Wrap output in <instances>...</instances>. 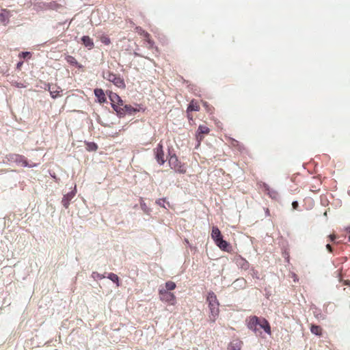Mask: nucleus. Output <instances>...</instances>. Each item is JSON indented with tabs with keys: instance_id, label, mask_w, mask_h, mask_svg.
Returning <instances> with one entry per match:
<instances>
[{
	"instance_id": "obj_34",
	"label": "nucleus",
	"mask_w": 350,
	"mask_h": 350,
	"mask_svg": "<svg viewBox=\"0 0 350 350\" xmlns=\"http://www.w3.org/2000/svg\"><path fill=\"white\" fill-rule=\"evenodd\" d=\"M326 247L329 252H332V247L329 244H327Z\"/></svg>"
},
{
	"instance_id": "obj_14",
	"label": "nucleus",
	"mask_w": 350,
	"mask_h": 350,
	"mask_svg": "<svg viewBox=\"0 0 350 350\" xmlns=\"http://www.w3.org/2000/svg\"><path fill=\"white\" fill-rule=\"evenodd\" d=\"M262 187L265 189L266 191H267V194L272 199H277L278 198V192L275 190L271 189L267 184L263 183Z\"/></svg>"
},
{
	"instance_id": "obj_3",
	"label": "nucleus",
	"mask_w": 350,
	"mask_h": 350,
	"mask_svg": "<svg viewBox=\"0 0 350 350\" xmlns=\"http://www.w3.org/2000/svg\"><path fill=\"white\" fill-rule=\"evenodd\" d=\"M160 299L162 301L167 302L171 305H174L176 302V297L172 293L164 290L163 288H159V291Z\"/></svg>"
},
{
	"instance_id": "obj_32",
	"label": "nucleus",
	"mask_w": 350,
	"mask_h": 350,
	"mask_svg": "<svg viewBox=\"0 0 350 350\" xmlns=\"http://www.w3.org/2000/svg\"><path fill=\"white\" fill-rule=\"evenodd\" d=\"M30 55V53L29 52H23L21 53L19 56L23 57V58H25L27 57V56H29Z\"/></svg>"
},
{
	"instance_id": "obj_15",
	"label": "nucleus",
	"mask_w": 350,
	"mask_h": 350,
	"mask_svg": "<svg viewBox=\"0 0 350 350\" xmlns=\"http://www.w3.org/2000/svg\"><path fill=\"white\" fill-rule=\"evenodd\" d=\"M94 94L98 98L99 103H103L106 101V97L104 91L102 89L96 88L94 90Z\"/></svg>"
},
{
	"instance_id": "obj_13",
	"label": "nucleus",
	"mask_w": 350,
	"mask_h": 350,
	"mask_svg": "<svg viewBox=\"0 0 350 350\" xmlns=\"http://www.w3.org/2000/svg\"><path fill=\"white\" fill-rule=\"evenodd\" d=\"M258 328L263 329L268 334H271V327L268 321L265 319H259Z\"/></svg>"
},
{
	"instance_id": "obj_24",
	"label": "nucleus",
	"mask_w": 350,
	"mask_h": 350,
	"mask_svg": "<svg viewBox=\"0 0 350 350\" xmlns=\"http://www.w3.org/2000/svg\"><path fill=\"white\" fill-rule=\"evenodd\" d=\"M107 278L112 282H115L117 286H120L119 278L116 274H115L113 273H109Z\"/></svg>"
},
{
	"instance_id": "obj_29",
	"label": "nucleus",
	"mask_w": 350,
	"mask_h": 350,
	"mask_svg": "<svg viewBox=\"0 0 350 350\" xmlns=\"http://www.w3.org/2000/svg\"><path fill=\"white\" fill-rule=\"evenodd\" d=\"M156 203L159 205L160 206H162L165 208H167V207L165 205V199H159L157 200Z\"/></svg>"
},
{
	"instance_id": "obj_38",
	"label": "nucleus",
	"mask_w": 350,
	"mask_h": 350,
	"mask_svg": "<svg viewBox=\"0 0 350 350\" xmlns=\"http://www.w3.org/2000/svg\"><path fill=\"white\" fill-rule=\"evenodd\" d=\"M293 276H294V277H293V279H294V280L295 281V280H296V279H295V278H296V275H294Z\"/></svg>"
},
{
	"instance_id": "obj_11",
	"label": "nucleus",
	"mask_w": 350,
	"mask_h": 350,
	"mask_svg": "<svg viewBox=\"0 0 350 350\" xmlns=\"http://www.w3.org/2000/svg\"><path fill=\"white\" fill-rule=\"evenodd\" d=\"M155 156H156V159L157 161V162L160 164V165H163L165 160L164 159V153H163V146L161 144H158L157 147L155 148Z\"/></svg>"
},
{
	"instance_id": "obj_7",
	"label": "nucleus",
	"mask_w": 350,
	"mask_h": 350,
	"mask_svg": "<svg viewBox=\"0 0 350 350\" xmlns=\"http://www.w3.org/2000/svg\"><path fill=\"white\" fill-rule=\"evenodd\" d=\"M75 194H76V186H75L74 189L72 191H71L70 192H69L67 194L64 196L62 200V203L66 208H68V206L70 205V202L73 199Z\"/></svg>"
},
{
	"instance_id": "obj_9",
	"label": "nucleus",
	"mask_w": 350,
	"mask_h": 350,
	"mask_svg": "<svg viewBox=\"0 0 350 350\" xmlns=\"http://www.w3.org/2000/svg\"><path fill=\"white\" fill-rule=\"evenodd\" d=\"M12 16V12L6 9H2L0 13V22L4 26L9 23L10 18Z\"/></svg>"
},
{
	"instance_id": "obj_4",
	"label": "nucleus",
	"mask_w": 350,
	"mask_h": 350,
	"mask_svg": "<svg viewBox=\"0 0 350 350\" xmlns=\"http://www.w3.org/2000/svg\"><path fill=\"white\" fill-rule=\"evenodd\" d=\"M113 109L120 116H124L126 114L132 115L139 111L137 108H134L130 105L124 104L123 106L119 108L113 107Z\"/></svg>"
},
{
	"instance_id": "obj_26",
	"label": "nucleus",
	"mask_w": 350,
	"mask_h": 350,
	"mask_svg": "<svg viewBox=\"0 0 350 350\" xmlns=\"http://www.w3.org/2000/svg\"><path fill=\"white\" fill-rule=\"evenodd\" d=\"M199 106L194 101H191L187 108V111H198Z\"/></svg>"
},
{
	"instance_id": "obj_22",
	"label": "nucleus",
	"mask_w": 350,
	"mask_h": 350,
	"mask_svg": "<svg viewBox=\"0 0 350 350\" xmlns=\"http://www.w3.org/2000/svg\"><path fill=\"white\" fill-rule=\"evenodd\" d=\"M310 332L317 336L321 335V328L319 325H312L310 327Z\"/></svg>"
},
{
	"instance_id": "obj_17",
	"label": "nucleus",
	"mask_w": 350,
	"mask_h": 350,
	"mask_svg": "<svg viewBox=\"0 0 350 350\" xmlns=\"http://www.w3.org/2000/svg\"><path fill=\"white\" fill-rule=\"evenodd\" d=\"M136 31L138 33H139L140 35H143L146 38V41L149 44V46L152 47L153 45V42L149 38L150 35L148 34V33L146 32L144 30H143L141 27H136Z\"/></svg>"
},
{
	"instance_id": "obj_37",
	"label": "nucleus",
	"mask_w": 350,
	"mask_h": 350,
	"mask_svg": "<svg viewBox=\"0 0 350 350\" xmlns=\"http://www.w3.org/2000/svg\"><path fill=\"white\" fill-rule=\"evenodd\" d=\"M293 276H294V277H293V279H294V280L295 281V280H296V279H295V278H296V275H294Z\"/></svg>"
},
{
	"instance_id": "obj_27",
	"label": "nucleus",
	"mask_w": 350,
	"mask_h": 350,
	"mask_svg": "<svg viewBox=\"0 0 350 350\" xmlns=\"http://www.w3.org/2000/svg\"><path fill=\"white\" fill-rule=\"evenodd\" d=\"M98 146L95 143L89 142L87 144V150L88 151H94L97 149Z\"/></svg>"
},
{
	"instance_id": "obj_18",
	"label": "nucleus",
	"mask_w": 350,
	"mask_h": 350,
	"mask_svg": "<svg viewBox=\"0 0 350 350\" xmlns=\"http://www.w3.org/2000/svg\"><path fill=\"white\" fill-rule=\"evenodd\" d=\"M211 237L214 240L215 243L222 238L221 232L217 227H213Z\"/></svg>"
},
{
	"instance_id": "obj_5",
	"label": "nucleus",
	"mask_w": 350,
	"mask_h": 350,
	"mask_svg": "<svg viewBox=\"0 0 350 350\" xmlns=\"http://www.w3.org/2000/svg\"><path fill=\"white\" fill-rule=\"evenodd\" d=\"M11 160L16 162L18 165H21L23 167H36L38 164L36 163H31L29 164L26 159L20 154H14L11 157Z\"/></svg>"
},
{
	"instance_id": "obj_16",
	"label": "nucleus",
	"mask_w": 350,
	"mask_h": 350,
	"mask_svg": "<svg viewBox=\"0 0 350 350\" xmlns=\"http://www.w3.org/2000/svg\"><path fill=\"white\" fill-rule=\"evenodd\" d=\"M242 342L239 340L232 341L228 345V350H241Z\"/></svg>"
},
{
	"instance_id": "obj_36",
	"label": "nucleus",
	"mask_w": 350,
	"mask_h": 350,
	"mask_svg": "<svg viewBox=\"0 0 350 350\" xmlns=\"http://www.w3.org/2000/svg\"><path fill=\"white\" fill-rule=\"evenodd\" d=\"M329 237H330L332 241H334V239L335 238V237L334 235H330Z\"/></svg>"
},
{
	"instance_id": "obj_35",
	"label": "nucleus",
	"mask_w": 350,
	"mask_h": 350,
	"mask_svg": "<svg viewBox=\"0 0 350 350\" xmlns=\"http://www.w3.org/2000/svg\"><path fill=\"white\" fill-rule=\"evenodd\" d=\"M23 64V62H20L17 64V68L21 67V66Z\"/></svg>"
},
{
	"instance_id": "obj_10",
	"label": "nucleus",
	"mask_w": 350,
	"mask_h": 350,
	"mask_svg": "<svg viewBox=\"0 0 350 350\" xmlns=\"http://www.w3.org/2000/svg\"><path fill=\"white\" fill-rule=\"evenodd\" d=\"M110 100L111 101V106L113 108V107H120L123 106L124 102L121 99V98L116 93H111L109 95Z\"/></svg>"
},
{
	"instance_id": "obj_23",
	"label": "nucleus",
	"mask_w": 350,
	"mask_h": 350,
	"mask_svg": "<svg viewBox=\"0 0 350 350\" xmlns=\"http://www.w3.org/2000/svg\"><path fill=\"white\" fill-rule=\"evenodd\" d=\"M66 59L67 62L69 63L71 65L77 66L79 68L81 67V65H79L77 59L74 57H72L71 55H67L66 57Z\"/></svg>"
},
{
	"instance_id": "obj_33",
	"label": "nucleus",
	"mask_w": 350,
	"mask_h": 350,
	"mask_svg": "<svg viewBox=\"0 0 350 350\" xmlns=\"http://www.w3.org/2000/svg\"><path fill=\"white\" fill-rule=\"evenodd\" d=\"M292 206H293V208H297V207L298 206V203L297 201H295L292 203Z\"/></svg>"
},
{
	"instance_id": "obj_2",
	"label": "nucleus",
	"mask_w": 350,
	"mask_h": 350,
	"mask_svg": "<svg viewBox=\"0 0 350 350\" xmlns=\"http://www.w3.org/2000/svg\"><path fill=\"white\" fill-rule=\"evenodd\" d=\"M103 77L105 79L113 83L118 88H125L124 79L118 75L107 71L103 72Z\"/></svg>"
},
{
	"instance_id": "obj_12",
	"label": "nucleus",
	"mask_w": 350,
	"mask_h": 350,
	"mask_svg": "<svg viewBox=\"0 0 350 350\" xmlns=\"http://www.w3.org/2000/svg\"><path fill=\"white\" fill-rule=\"evenodd\" d=\"M209 129L205 125H200L198 126L196 133V139L198 142V145L204 138L203 134H207L209 133Z\"/></svg>"
},
{
	"instance_id": "obj_25",
	"label": "nucleus",
	"mask_w": 350,
	"mask_h": 350,
	"mask_svg": "<svg viewBox=\"0 0 350 350\" xmlns=\"http://www.w3.org/2000/svg\"><path fill=\"white\" fill-rule=\"evenodd\" d=\"M176 288V284L174 282L168 281L165 282V288L164 290H167L170 292V291H172Z\"/></svg>"
},
{
	"instance_id": "obj_6",
	"label": "nucleus",
	"mask_w": 350,
	"mask_h": 350,
	"mask_svg": "<svg viewBox=\"0 0 350 350\" xmlns=\"http://www.w3.org/2000/svg\"><path fill=\"white\" fill-rule=\"evenodd\" d=\"M169 164L172 169L179 172H184L185 170L182 169V166L179 163L178 158L176 155H172L169 159Z\"/></svg>"
},
{
	"instance_id": "obj_20",
	"label": "nucleus",
	"mask_w": 350,
	"mask_h": 350,
	"mask_svg": "<svg viewBox=\"0 0 350 350\" xmlns=\"http://www.w3.org/2000/svg\"><path fill=\"white\" fill-rule=\"evenodd\" d=\"M81 40L83 42V44L90 49H92L94 46V42L92 38H90L89 36H83L81 38Z\"/></svg>"
},
{
	"instance_id": "obj_21",
	"label": "nucleus",
	"mask_w": 350,
	"mask_h": 350,
	"mask_svg": "<svg viewBox=\"0 0 350 350\" xmlns=\"http://www.w3.org/2000/svg\"><path fill=\"white\" fill-rule=\"evenodd\" d=\"M215 244L222 250H227L228 243L224 241L222 238L215 242Z\"/></svg>"
},
{
	"instance_id": "obj_39",
	"label": "nucleus",
	"mask_w": 350,
	"mask_h": 350,
	"mask_svg": "<svg viewBox=\"0 0 350 350\" xmlns=\"http://www.w3.org/2000/svg\"><path fill=\"white\" fill-rule=\"evenodd\" d=\"M349 241H350V236H349Z\"/></svg>"
},
{
	"instance_id": "obj_8",
	"label": "nucleus",
	"mask_w": 350,
	"mask_h": 350,
	"mask_svg": "<svg viewBox=\"0 0 350 350\" xmlns=\"http://www.w3.org/2000/svg\"><path fill=\"white\" fill-rule=\"evenodd\" d=\"M258 323H259V318H258L256 316H254L250 319V320L247 322V327L252 330L256 334L259 332L258 328Z\"/></svg>"
},
{
	"instance_id": "obj_19",
	"label": "nucleus",
	"mask_w": 350,
	"mask_h": 350,
	"mask_svg": "<svg viewBox=\"0 0 350 350\" xmlns=\"http://www.w3.org/2000/svg\"><path fill=\"white\" fill-rule=\"evenodd\" d=\"M59 88L53 85H49V91L52 98H55L58 96Z\"/></svg>"
},
{
	"instance_id": "obj_1",
	"label": "nucleus",
	"mask_w": 350,
	"mask_h": 350,
	"mask_svg": "<svg viewBox=\"0 0 350 350\" xmlns=\"http://www.w3.org/2000/svg\"><path fill=\"white\" fill-rule=\"evenodd\" d=\"M208 303V307L210 310V319L212 321H215L216 317L219 314V302L217 301V297L213 292H209L208 293L207 299Z\"/></svg>"
},
{
	"instance_id": "obj_30",
	"label": "nucleus",
	"mask_w": 350,
	"mask_h": 350,
	"mask_svg": "<svg viewBox=\"0 0 350 350\" xmlns=\"http://www.w3.org/2000/svg\"><path fill=\"white\" fill-rule=\"evenodd\" d=\"M101 42H102L103 44H106V45L109 44H110V42H110V39H109V38H107V37H105V36H104V37L101 38Z\"/></svg>"
},
{
	"instance_id": "obj_31",
	"label": "nucleus",
	"mask_w": 350,
	"mask_h": 350,
	"mask_svg": "<svg viewBox=\"0 0 350 350\" xmlns=\"http://www.w3.org/2000/svg\"><path fill=\"white\" fill-rule=\"evenodd\" d=\"M141 207H142V209L146 212V213H148V208L147 207V206L146 205V204L144 202H141Z\"/></svg>"
},
{
	"instance_id": "obj_28",
	"label": "nucleus",
	"mask_w": 350,
	"mask_h": 350,
	"mask_svg": "<svg viewBox=\"0 0 350 350\" xmlns=\"http://www.w3.org/2000/svg\"><path fill=\"white\" fill-rule=\"evenodd\" d=\"M92 277L93 278L94 280H101L103 278H105V276L103 275H101L98 272H93L92 273Z\"/></svg>"
}]
</instances>
